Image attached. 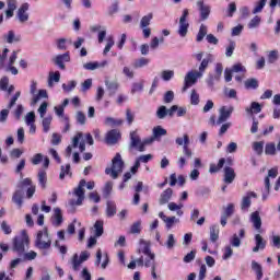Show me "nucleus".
<instances>
[{
  "label": "nucleus",
  "mask_w": 280,
  "mask_h": 280,
  "mask_svg": "<svg viewBox=\"0 0 280 280\" xmlns=\"http://www.w3.org/2000/svg\"><path fill=\"white\" fill-rule=\"evenodd\" d=\"M65 176H70V177L72 176L71 164L60 166V174H59L60 180H65Z\"/></svg>",
  "instance_id": "obj_36"
},
{
  "label": "nucleus",
  "mask_w": 280,
  "mask_h": 280,
  "mask_svg": "<svg viewBox=\"0 0 280 280\" xmlns=\"http://www.w3.org/2000/svg\"><path fill=\"white\" fill-rule=\"evenodd\" d=\"M162 75V80H164V82H170V80H172V78H174V71L173 70H164L161 73Z\"/></svg>",
  "instance_id": "obj_57"
},
{
  "label": "nucleus",
  "mask_w": 280,
  "mask_h": 280,
  "mask_svg": "<svg viewBox=\"0 0 280 280\" xmlns=\"http://www.w3.org/2000/svg\"><path fill=\"white\" fill-rule=\"evenodd\" d=\"M148 65H150V59L142 57L133 62V68L141 69L142 67H148Z\"/></svg>",
  "instance_id": "obj_44"
},
{
  "label": "nucleus",
  "mask_w": 280,
  "mask_h": 280,
  "mask_svg": "<svg viewBox=\"0 0 280 280\" xmlns=\"http://www.w3.org/2000/svg\"><path fill=\"white\" fill-rule=\"evenodd\" d=\"M12 201L18 205V207H23V189H18L13 194Z\"/></svg>",
  "instance_id": "obj_32"
},
{
  "label": "nucleus",
  "mask_w": 280,
  "mask_h": 280,
  "mask_svg": "<svg viewBox=\"0 0 280 280\" xmlns=\"http://www.w3.org/2000/svg\"><path fill=\"white\" fill-rule=\"evenodd\" d=\"M254 229L261 233V217L259 215V211L252 212L249 218Z\"/></svg>",
  "instance_id": "obj_22"
},
{
  "label": "nucleus",
  "mask_w": 280,
  "mask_h": 280,
  "mask_svg": "<svg viewBox=\"0 0 280 280\" xmlns=\"http://www.w3.org/2000/svg\"><path fill=\"white\" fill-rule=\"evenodd\" d=\"M105 86L107 88V91H109V95H115L119 89V82H117V80L110 81L105 79Z\"/></svg>",
  "instance_id": "obj_29"
},
{
  "label": "nucleus",
  "mask_w": 280,
  "mask_h": 280,
  "mask_svg": "<svg viewBox=\"0 0 280 280\" xmlns=\"http://www.w3.org/2000/svg\"><path fill=\"white\" fill-rule=\"evenodd\" d=\"M143 91V82L133 83L131 88V93L135 95V93H141Z\"/></svg>",
  "instance_id": "obj_64"
},
{
  "label": "nucleus",
  "mask_w": 280,
  "mask_h": 280,
  "mask_svg": "<svg viewBox=\"0 0 280 280\" xmlns=\"http://www.w3.org/2000/svg\"><path fill=\"white\" fill-rule=\"evenodd\" d=\"M252 198H257V194L255 191H248L246 196L242 198V201H241L242 211H248V209H250V205H253Z\"/></svg>",
  "instance_id": "obj_16"
},
{
  "label": "nucleus",
  "mask_w": 280,
  "mask_h": 280,
  "mask_svg": "<svg viewBox=\"0 0 280 280\" xmlns=\"http://www.w3.org/2000/svg\"><path fill=\"white\" fill-rule=\"evenodd\" d=\"M94 235L95 237H102L104 235V221L98 220L94 223Z\"/></svg>",
  "instance_id": "obj_34"
},
{
  "label": "nucleus",
  "mask_w": 280,
  "mask_h": 280,
  "mask_svg": "<svg viewBox=\"0 0 280 280\" xmlns=\"http://www.w3.org/2000/svg\"><path fill=\"white\" fill-rule=\"evenodd\" d=\"M57 43V49H60L61 51H67V38H59L56 40Z\"/></svg>",
  "instance_id": "obj_63"
},
{
  "label": "nucleus",
  "mask_w": 280,
  "mask_h": 280,
  "mask_svg": "<svg viewBox=\"0 0 280 280\" xmlns=\"http://www.w3.org/2000/svg\"><path fill=\"white\" fill-rule=\"evenodd\" d=\"M268 0H260L256 3V7L253 10V14H259V12H261L264 10V8L266 7Z\"/></svg>",
  "instance_id": "obj_55"
},
{
  "label": "nucleus",
  "mask_w": 280,
  "mask_h": 280,
  "mask_svg": "<svg viewBox=\"0 0 280 280\" xmlns=\"http://www.w3.org/2000/svg\"><path fill=\"white\" fill-rule=\"evenodd\" d=\"M117 12H119V2L116 1L109 5L107 10V16H115Z\"/></svg>",
  "instance_id": "obj_47"
},
{
  "label": "nucleus",
  "mask_w": 280,
  "mask_h": 280,
  "mask_svg": "<svg viewBox=\"0 0 280 280\" xmlns=\"http://www.w3.org/2000/svg\"><path fill=\"white\" fill-rule=\"evenodd\" d=\"M142 141L137 131L130 132V144L129 148H136L139 152H141Z\"/></svg>",
  "instance_id": "obj_21"
},
{
  "label": "nucleus",
  "mask_w": 280,
  "mask_h": 280,
  "mask_svg": "<svg viewBox=\"0 0 280 280\" xmlns=\"http://www.w3.org/2000/svg\"><path fill=\"white\" fill-rule=\"evenodd\" d=\"M130 233L132 235L141 233V221H137L131 225Z\"/></svg>",
  "instance_id": "obj_60"
},
{
  "label": "nucleus",
  "mask_w": 280,
  "mask_h": 280,
  "mask_svg": "<svg viewBox=\"0 0 280 280\" xmlns=\"http://www.w3.org/2000/svg\"><path fill=\"white\" fill-rule=\"evenodd\" d=\"M21 97V91H18L11 98L10 103L8 104V109H2L0 112V124H5L8 121V116L10 115V109L16 105V102Z\"/></svg>",
  "instance_id": "obj_9"
},
{
  "label": "nucleus",
  "mask_w": 280,
  "mask_h": 280,
  "mask_svg": "<svg viewBox=\"0 0 280 280\" xmlns=\"http://www.w3.org/2000/svg\"><path fill=\"white\" fill-rule=\"evenodd\" d=\"M84 187H86V189H94L95 188V182H89L86 184V179H81L78 187L74 188V196H77L78 200H70L69 205L70 207H80V205H82V202L84 201Z\"/></svg>",
  "instance_id": "obj_1"
},
{
  "label": "nucleus",
  "mask_w": 280,
  "mask_h": 280,
  "mask_svg": "<svg viewBox=\"0 0 280 280\" xmlns=\"http://www.w3.org/2000/svg\"><path fill=\"white\" fill-rule=\"evenodd\" d=\"M267 60H268L269 65H275V62L279 60V51L278 50L269 51V54L267 56Z\"/></svg>",
  "instance_id": "obj_46"
},
{
  "label": "nucleus",
  "mask_w": 280,
  "mask_h": 280,
  "mask_svg": "<svg viewBox=\"0 0 280 280\" xmlns=\"http://www.w3.org/2000/svg\"><path fill=\"white\" fill-rule=\"evenodd\" d=\"M167 208L170 211H176L177 215L180 218L183 215V210H180V206H178L176 202H170L167 205Z\"/></svg>",
  "instance_id": "obj_51"
},
{
  "label": "nucleus",
  "mask_w": 280,
  "mask_h": 280,
  "mask_svg": "<svg viewBox=\"0 0 280 280\" xmlns=\"http://www.w3.org/2000/svg\"><path fill=\"white\" fill-rule=\"evenodd\" d=\"M71 61V56L69 55V51L62 54V55H57L54 59L52 62L59 67V69L65 70L66 66L65 62H70Z\"/></svg>",
  "instance_id": "obj_15"
},
{
  "label": "nucleus",
  "mask_w": 280,
  "mask_h": 280,
  "mask_svg": "<svg viewBox=\"0 0 280 280\" xmlns=\"http://www.w3.org/2000/svg\"><path fill=\"white\" fill-rule=\"evenodd\" d=\"M197 8L200 14V21H207L211 14V5L205 3V0H198Z\"/></svg>",
  "instance_id": "obj_14"
},
{
  "label": "nucleus",
  "mask_w": 280,
  "mask_h": 280,
  "mask_svg": "<svg viewBox=\"0 0 280 280\" xmlns=\"http://www.w3.org/2000/svg\"><path fill=\"white\" fill-rule=\"evenodd\" d=\"M220 240V228L218 225L210 226V242L215 243Z\"/></svg>",
  "instance_id": "obj_33"
},
{
  "label": "nucleus",
  "mask_w": 280,
  "mask_h": 280,
  "mask_svg": "<svg viewBox=\"0 0 280 280\" xmlns=\"http://www.w3.org/2000/svg\"><path fill=\"white\" fill-rule=\"evenodd\" d=\"M110 191H113V182H107L103 189L104 198H108V196H110Z\"/></svg>",
  "instance_id": "obj_61"
},
{
  "label": "nucleus",
  "mask_w": 280,
  "mask_h": 280,
  "mask_svg": "<svg viewBox=\"0 0 280 280\" xmlns=\"http://www.w3.org/2000/svg\"><path fill=\"white\" fill-rule=\"evenodd\" d=\"M223 71H224V66H222V63H217L215 67H214V80H215V82H220Z\"/></svg>",
  "instance_id": "obj_40"
},
{
  "label": "nucleus",
  "mask_w": 280,
  "mask_h": 280,
  "mask_svg": "<svg viewBox=\"0 0 280 280\" xmlns=\"http://www.w3.org/2000/svg\"><path fill=\"white\" fill-rule=\"evenodd\" d=\"M3 38L9 45L21 43V35H16L14 31H9L5 35H3Z\"/></svg>",
  "instance_id": "obj_23"
},
{
  "label": "nucleus",
  "mask_w": 280,
  "mask_h": 280,
  "mask_svg": "<svg viewBox=\"0 0 280 280\" xmlns=\"http://www.w3.org/2000/svg\"><path fill=\"white\" fill-rule=\"evenodd\" d=\"M187 16H189V9H184L183 14L179 18V25L177 30V34L180 38H185L189 32V22H187Z\"/></svg>",
  "instance_id": "obj_6"
},
{
  "label": "nucleus",
  "mask_w": 280,
  "mask_h": 280,
  "mask_svg": "<svg viewBox=\"0 0 280 280\" xmlns=\"http://www.w3.org/2000/svg\"><path fill=\"white\" fill-rule=\"evenodd\" d=\"M138 253H143V255H147V257L151 258V261H154L156 257L150 249V242L145 240H140V248L138 249Z\"/></svg>",
  "instance_id": "obj_18"
},
{
  "label": "nucleus",
  "mask_w": 280,
  "mask_h": 280,
  "mask_svg": "<svg viewBox=\"0 0 280 280\" xmlns=\"http://www.w3.org/2000/svg\"><path fill=\"white\" fill-rule=\"evenodd\" d=\"M246 89H257L259 86V82L257 79H248L245 81Z\"/></svg>",
  "instance_id": "obj_58"
},
{
  "label": "nucleus",
  "mask_w": 280,
  "mask_h": 280,
  "mask_svg": "<svg viewBox=\"0 0 280 280\" xmlns=\"http://www.w3.org/2000/svg\"><path fill=\"white\" fill-rule=\"evenodd\" d=\"M116 213H117V207L115 206V203L108 201L107 209H106L107 218H113V215H115Z\"/></svg>",
  "instance_id": "obj_45"
},
{
  "label": "nucleus",
  "mask_w": 280,
  "mask_h": 280,
  "mask_svg": "<svg viewBox=\"0 0 280 280\" xmlns=\"http://www.w3.org/2000/svg\"><path fill=\"white\" fill-rule=\"evenodd\" d=\"M156 117L158 119H165V117H167V107H165V105L159 107L156 110Z\"/></svg>",
  "instance_id": "obj_54"
},
{
  "label": "nucleus",
  "mask_w": 280,
  "mask_h": 280,
  "mask_svg": "<svg viewBox=\"0 0 280 280\" xmlns=\"http://www.w3.org/2000/svg\"><path fill=\"white\" fill-rule=\"evenodd\" d=\"M54 82H60V73L58 71L49 73L48 86H54Z\"/></svg>",
  "instance_id": "obj_48"
},
{
  "label": "nucleus",
  "mask_w": 280,
  "mask_h": 280,
  "mask_svg": "<svg viewBox=\"0 0 280 280\" xmlns=\"http://www.w3.org/2000/svg\"><path fill=\"white\" fill-rule=\"evenodd\" d=\"M35 246L39 248V250H48V248H51V236H49L47 228L37 233Z\"/></svg>",
  "instance_id": "obj_3"
},
{
  "label": "nucleus",
  "mask_w": 280,
  "mask_h": 280,
  "mask_svg": "<svg viewBox=\"0 0 280 280\" xmlns=\"http://www.w3.org/2000/svg\"><path fill=\"white\" fill-rule=\"evenodd\" d=\"M256 246L253 248V253H259V250H264L266 248V241L261 237L260 234L255 235Z\"/></svg>",
  "instance_id": "obj_30"
},
{
  "label": "nucleus",
  "mask_w": 280,
  "mask_h": 280,
  "mask_svg": "<svg viewBox=\"0 0 280 280\" xmlns=\"http://www.w3.org/2000/svg\"><path fill=\"white\" fill-rule=\"evenodd\" d=\"M224 163H226V160L224 158H222L219 160L218 165L210 164L209 173L215 174V173L220 172L224 167Z\"/></svg>",
  "instance_id": "obj_35"
},
{
  "label": "nucleus",
  "mask_w": 280,
  "mask_h": 280,
  "mask_svg": "<svg viewBox=\"0 0 280 280\" xmlns=\"http://www.w3.org/2000/svg\"><path fill=\"white\" fill-rule=\"evenodd\" d=\"M54 118L51 116L44 117L42 120V126L44 128V132H49V128L51 126V120Z\"/></svg>",
  "instance_id": "obj_49"
},
{
  "label": "nucleus",
  "mask_w": 280,
  "mask_h": 280,
  "mask_svg": "<svg viewBox=\"0 0 280 280\" xmlns=\"http://www.w3.org/2000/svg\"><path fill=\"white\" fill-rule=\"evenodd\" d=\"M19 189H27L26 196L27 198H33L34 194H36V186L33 185L31 178H24L19 184Z\"/></svg>",
  "instance_id": "obj_12"
},
{
  "label": "nucleus",
  "mask_w": 280,
  "mask_h": 280,
  "mask_svg": "<svg viewBox=\"0 0 280 280\" xmlns=\"http://www.w3.org/2000/svg\"><path fill=\"white\" fill-rule=\"evenodd\" d=\"M75 86H78V82L75 81H70L67 83L62 84V89L66 93H71V91H73V89H75Z\"/></svg>",
  "instance_id": "obj_53"
},
{
  "label": "nucleus",
  "mask_w": 280,
  "mask_h": 280,
  "mask_svg": "<svg viewBox=\"0 0 280 280\" xmlns=\"http://www.w3.org/2000/svg\"><path fill=\"white\" fill-rule=\"evenodd\" d=\"M173 194H174V190H172V188L165 189L160 196L159 205H167V202L172 200Z\"/></svg>",
  "instance_id": "obj_26"
},
{
  "label": "nucleus",
  "mask_w": 280,
  "mask_h": 280,
  "mask_svg": "<svg viewBox=\"0 0 280 280\" xmlns=\"http://www.w3.org/2000/svg\"><path fill=\"white\" fill-rule=\"evenodd\" d=\"M260 23H261V18H259V15H256L254 19L250 20L247 26L249 30H255V27H259Z\"/></svg>",
  "instance_id": "obj_56"
},
{
  "label": "nucleus",
  "mask_w": 280,
  "mask_h": 280,
  "mask_svg": "<svg viewBox=\"0 0 280 280\" xmlns=\"http://www.w3.org/2000/svg\"><path fill=\"white\" fill-rule=\"evenodd\" d=\"M89 257H91V253L86 250L81 252L80 256L74 254L71 258L72 270L78 272V270H80V265H82L84 261H89Z\"/></svg>",
  "instance_id": "obj_7"
},
{
  "label": "nucleus",
  "mask_w": 280,
  "mask_h": 280,
  "mask_svg": "<svg viewBox=\"0 0 280 280\" xmlns=\"http://www.w3.org/2000/svg\"><path fill=\"white\" fill-rule=\"evenodd\" d=\"M175 143L177 145H183V153L185 156H187V159H191V156H194V152H191V149H189V135L185 133L183 138H176Z\"/></svg>",
  "instance_id": "obj_10"
},
{
  "label": "nucleus",
  "mask_w": 280,
  "mask_h": 280,
  "mask_svg": "<svg viewBox=\"0 0 280 280\" xmlns=\"http://www.w3.org/2000/svg\"><path fill=\"white\" fill-rule=\"evenodd\" d=\"M246 235V231L244 229H241L237 234H233V236L230 238V244L231 246H233L234 248H240V246H242V240H244Z\"/></svg>",
  "instance_id": "obj_19"
},
{
  "label": "nucleus",
  "mask_w": 280,
  "mask_h": 280,
  "mask_svg": "<svg viewBox=\"0 0 280 280\" xmlns=\"http://www.w3.org/2000/svg\"><path fill=\"white\" fill-rule=\"evenodd\" d=\"M207 25L201 24L199 27V32L197 34V43H202V40H205V36H207Z\"/></svg>",
  "instance_id": "obj_42"
},
{
  "label": "nucleus",
  "mask_w": 280,
  "mask_h": 280,
  "mask_svg": "<svg viewBox=\"0 0 280 280\" xmlns=\"http://www.w3.org/2000/svg\"><path fill=\"white\" fill-rule=\"evenodd\" d=\"M24 121H25L26 126L35 124V121H36V114L34 112L27 113L26 116L24 117Z\"/></svg>",
  "instance_id": "obj_50"
},
{
  "label": "nucleus",
  "mask_w": 280,
  "mask_h": 280,
  "mask_svg": "<svg viewBox=\"0 0 280 280\" xmlns=\"http://www.w3.org/2000/svg\"><path fill=\"white\" fill-rule=\"evenodd\" d=\"M233 180H235V170H233L231 166H226L224 168V183L231 185Z\"/></svg>",
  "instance_id": "obj_25"
},
{
  "label": "nucleus",
  "mask_w": 280,
  "mask_h": 280,
  "mask_svg": "<svg viewBox=\"0 0 280 280\" xmlns=\"http://www.w3.org/2000/svg\"><path fill=\"white\" fill-rule=\"evenodd\" d=\"M119 139H121V133L117 129H112L106 133L105 143L107 145H115Z\"/></svg>",
  "instance_id": "obj_17"
},
{
  "label": "nucleus",
  "mask_w": 280,
  "mask_h": 280,
  "mask_svg": "<svg viewBox=\"0 0 280 280\" xmlns=\"http://www.w3.org/2000/svg\"><path fill=\"white\" fill-rule=\"evenodd\" d=\"M265 154L275 156V154H277V145L273 142L267 143L265 147Z\"/></svg>",
  "instance_id": "obj_38"
},
{
  "label": "nucleus",
  "mask_w": 280,
  "mask_h": 280,
  "mask_svg": "<svg viewBox=\"0 0 280 280\" xmlns=\"http://www.w3.org/2000/svg\"><path fill=\"white\" fill-rule=\"evenodd\" d=\"M12 244L13 253H18L21 257L25 255V250L30 248V236H27V234L25 233L20 234L13 238Z\"/></svg>",
  "instance_id": "obj_2"
},
{
  "label": "nucleus",
  "mask_w": 280,
  "mask_h": 280,
  "mask_svg": "<svg viewBox=\"0 0 280 280\" xmlns=\"http://www.w3.org/2000/svg\"><path fill=\"white\" fill-rule=\"evenodd\" d=\"M38 183L42 187V189H46L47 187V172L39 171L37 174Z\"/></svg>",
  "instance_id": "obj_37"
},
{
  "label": "nucleus",
  "mask_w": 280,
  "mask_h": 280,
  "mask_svg": "<svg viewBox=\"0 0 280 280\" xmlns=\"http://www.w3.org/2000/svg\"><path fill=\"white\" fill-rule=\"evenodd\" d=\"M209 62H213V55L208 54L205 59L201 60V63L199 66V69L197 70L201 75H205V72L207 71V68L209 67Z\"/></svg>",
  "instance_id": "obj_24"
},
{
  "label": "nucleus",
  "mask_w": 280,
  "mask_h": 280,
  "mask_svg": "<svg viewBox=\"0 0 280 280\" xmlns=\"http://www.w3.org/2000/svg\"><path fill=\"white\" fill-rule=\"evenodd\" d=\"M28 10L30 3L27 2L22 3L18 9L16 19L20 23H27V21H30V13H27Z\"/></svg>",
  "instance_id": "obj_13"
},
{
  "label": "nucleus",
  "mask_w": 280,
  "mask_h": 280,
  "mask_svg": "<svg viewBox=\"0 0 280 280\" xmlns=\"http://www.w3.org/2000/svg\"><path fill=\"white\" fill-rule=\"evenodd\" d=\"M165 246L168 250H172V248L176 246V238L174 237V234H168Z\"/></svg>",
  "instance_id": "obj_52"
},
{
  "label": "nucleus",
  "mask_w": 280,
  "mask_h": 280,
  "mask_svg": "<svg viewBox=\"0 0 280 280\" xmlns=\"http://www.w3.org/2000/svg\"><path fill=\"white\" fill-rule=\"evenodd\" d=\"M279 176V171L277 167H273L268 171V175L265 177V190L262 191V200H268V196H270V178H276Z\"/></svg>",
  "instance_id": "obj_8"
},
{
  "label": "nucleus",
  "mask_w": 280,
  "mask_h": 280,
  "mask_svg": "<svg viewBox=\"0 0 280 280\" xmlns=\"http://www.w3.org/2000/svg\"><path fill=\"white\" fill-rule=\"evenodd\" d=\"M121 172H124V160L121 154L117 153L112 160V168H106L105 174H109L115 179L119 177Z\"/></svg>",
  "instance_id": "obj_4"
},
{
  "label": "nucleus",
  "mask_w": 280,
  "mask_h": 280,
  "mask_svg": "<svg viewBox=\"0 0 280 280\" xmlns=\"http://www.w3.org/2000/svg\"><path fill=\"white\" fill-rule=\"evenodd\" d=\"M200 78H202V73H199L198 70L188 71L184 78L183 91L185 92L187 89H191Z\"/></svg>",
  "instance_id": "obj_5"
},
{
  "label": "nucleus",
  "mask_w": 280,
  "mask_h": 280,
  "mask_svg": "<svg viewBox=\"0 0 280 280\" xmlns=\"http://www.w3.org/2000/svg\"><path fill=\"white\" fill-rule=\"evenodd\" d=\"M159 218H161V220H163V222L166 224V229H172L174 224H178V222H180V219L176 217H167L163 212L159 213Z\"/></svg>",
  "instance_id": "obj_20"
},
{
  "label": "nucleus",
  "mask_w": 280,
  "mask_h": 280,
  "mask_svg": "<svg viewBox=\"0 0 280 280\" xmlns=\"http://www.w3.org/2000/svg\"><path fill=\"white\" fill-rule=\"evenodd\" d=\"M254 151L256 152V154L261 155L264 154V142H254L253 144Z\"/></svg>",
  "instance_id": "obj_62"
},
{
  "label": "nucleus",
  "mask_w": 280,
  "mask_h": 280,
  "mask_svg": "<svg viewBox=\"0 0 280 280\" xmlns=\"http://www.w3.org/2000/svg\"><path fill=\"white\" fill-rule=\"evenodd\" d=\"M261 104L257 102H252L250 106L245 108V112L247 113V115H259V113H261Z\"/></svg>",
  "instance_id": "obj_28"
},
{
  "label": "nucleus",
  "mask_w": 280,
  "mask_h": 280,
  "mask_svg": "<svg viewBox=\"0 0 280 280\" xmlns=\"http://www.w3.org/2000/svg\"><path fill=\"white\" fill-rule=\"evenodd\" d=\"M234 212L235 205L229 203L228 207L224 209L223 215H225V218H231Z\"/></svg>",
  "instance_id": "obj_59"
},
{
  "label": "nucleus",
  "mask_w": 280,
  "mask_h": 280,
  "mask_svg": "<svg viewBox=\"0 0 280 280\" xmlns=\"http://www.w3.org/2000/svg\"><path fill=\"white\" fill-rule=\"evenodd\" d=\"M233 110H235V107H233V106L220 107L217 125L220 126L221 124H224V121H228L229 119H231V115H233Z\"/></svg>",
  "instance_id": "obj_11"
},
{
  "label": "nucleus",
  "mask_w": 280,
  "mask_h": 280,
  "mask_svg": "<svg viewBox=\"0 0 280 280\" xmlns=\"http://www.w3.org/2000/svg\"><path fill=\"white\" fill-rule=\"evenodd\" d=\"M47 97V90H39L38 93L34 95L32 104H38L40 100H46Z\"/></svg>",
  "instance_id": "obj_39"
},
{
  "label": "nucleus",
  "mask_w": 280,
  "mask_h": 280,
  "mask_svg": "<svg viewBox=\"0 0 280 280\" xmlns=\"http://www.w3.org/2000/svg\"><path fill=\"white\" fill-rule=\"evenodd\" d=\"M62 222H63L62 210L60 208H55L54 214H52L54 226H60L62 224Z\"/></svg>",
  "instance_id": "obj_27"
},
{
  "label": "nucleus",
  "mask_w": 280,
  "mask_h": 280,
  "mask_svg": "<svg viewBox=\"0 0 280 280\" xmlns=\"http://www.w3.org/2000/svg\"><path fill=\"white\" fill-rule=\"evenodd\" d=\"M165 135H167V130L161 126H156L152 130V137L155 141H160L161 137H165Z\"/></svg>",
  "instance_id": "obj_31"
},
{
  "label": "nucleus",
  "mask_w": 280,
  "mask_h": 280,
  "mask_svg": "<svg viewBox=\"0 0 280 280\" xmlns=\"http://www.w3.org/2000/svg\"><path fill=\"white\" fill-rule=\"evenodd\" d=\"M153 14L149 13L140 20V28H145L152 23Z\"/></svg>",
  "instance_id": "obj_41"
},
{
  "label": "nucleus",
  "mask_w": 280,
  "mask_h": 280,
  "mask_svg": "<svg viewBox=\"0 0 280 280\" xmlns=\"http://www.w3.org/2000/svg\"><path fill=\"white\" fill-rule=\"evenodd\" d=\"M104 124H105V126L115 127V126H121V124H124V120L122 119H115L113 117H106Z\"/></svg>",
  "instance_id": "obj_43"
}]
</instances>
